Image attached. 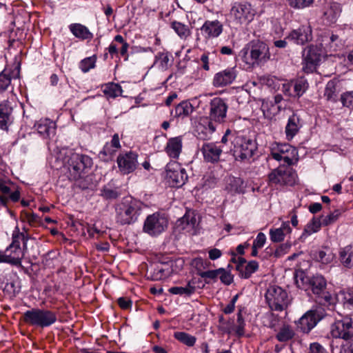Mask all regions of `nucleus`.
<instances>
[{"label":"nucleus","mask_w":353,"mask_h":353,"mask_svg":"<svg viewBox=\"0 0 353 353\" xmlns=\"http://www.w3.org/2000/svg\"><path fill=\"white\" fill-rule=\"evenodd\" d=\"M201 30L206 38L217 37L223 31V26L217 20L206 21L201 28Z\"/></svg>","instance_id":"nucleus-21"},{"label":"nucleus","mask_w":353,"mask_h":353,"mask_svg":"<svg viewBox=\"0 0 353 353\" xmlns=\"http://www.w3.org/2000/svg\"><path fill=\"white\" fill-rule=\"evenodd\" d=\"M274 106V104L272 101L263 99L261 108L265 115L270 116L272 115L271 111H272L271 107Z\"/></svg>","instance_id":"nucleus-59"},{"label":"nucleus","mask_w":353,"mask_h":353,"mask_svg":"<svg viewBox=\"0 0 353 353\" xmlns=\"http://www.w3.org/2000/svg\"><path fill=\"white\" fill-rule=\"evenodd\" d=\"M256 10L248 1H235L232 4L230 15L236 23L248 24L254 18Z\"/></svg>","instance_id":"nucleus-9"},{"label":"nucleus","mask_w":353,"mask_h":353,"mask_svg":"<svg viewBox=\"0 0 353 353\" xmlns=\"http://www.w3.org/2000/svg\"><path fill=\"white\" fill-rule=\"evenodd\" d=\"M342 11L341 6L339 3H331L324 12L325 19L330 23H334L339 17Z\"/></svg>","instance_id":"nucleus-28"},{"label":"nucleus","mask_w":353,"mask_h":353,"mask_svg":"<svg viewBox=\"0 0 353 353\" xmlns=\"http://www.w3.org/2000/svg\"><path fill=\"white\" fill-rule=\"evenodd\" d=\"M156 60L159 61V65L162 70H166L168 68L170 59L167 53H159L156 56Z\"/></svg>","instance_id":"nucleus-56"},{"label":"nucleus","mask_w":353,"mask_h":353,"mask_svg":"<svg viewBox=\"0 0 353 353\" xmlns=\"http://www.w3.org/2000/svg\"><path fill=\"white\" fill-rule=\"evenodd\" d=\"M121 193L117 188H111L105 186L101 190V195L105 199L112 200L116 199L120 196Z\"/></svg>","instance_id":"nucleus-48"},{"label":"nucleus","mask_w":353,"mask_h":353,"mask_svg":"<svg viewBox=\"0 0 353 353\" xmlns=\"http://www.w3.org/2000/svg\"><path fill=\"white\" fill-rule=\"evenodd\" d=\"M265 241H266V236H265V234H263V232H259L257 234L256 239H254V241L253 242V245L261 248L263 247V245L265 243Z\"/></svg>","instance_id":"nucleus-62"},{"label":"nucleus","mask_w":353,"mask_h":353,"mask_svg":"<svg viewBox=\"0 0 353 353\" xmlns=\"http://www.w3.org/2000/svg\"><path fill=\"white\" fill-rule=\"evenodd\" d=\"M303 56L306 63L312 66L318 64L321 61V54L314 46H310L305 49Z\"/></svg>","instance_id":"nucleus-32"},{"label":"nucleus","mask_w":353,"mask_h":353,"mask_svg":"<svg viewBox=\"0 0 353 353\" xmlns=\"http://www.w3.org/2000/svg\"><path fill=\"white\" fill-rule=\"evenodd\" d=\"M259 269V263L256 261H250L239 270V276L242 279H249Z\"/></svg>","instance_id":"nucleus-37"},{"label":"nucleus","mask_w":353,"mask_h":353,"mask_svg":"<svg viewBox=\"0 0 353 353\" xmlns=\"http://www.w3.org/2000/svg\"><path fill=\"white\" fill-rule=\"evenodd\" d=\"M301 124L300 122L299 117L296 114L293 113L288 120L285 126V134L288 140L292 139L294 136L299 132Z\"/></svg>","instance_id":"nucleus-23"},{"label":"nucleus","mask_w":353,"mask_h":353,"mask_svg":"<svg viewBox=\"0 0 353 353\" xmlns=\"http://www.w3.org/2000/svg\"><path fill=\"white\" fill-rule=\"evenodd\" d=\"M16 101L14 97L3 100L0 103V129L7 130L12 123V112Z\"/></svg>","instance_id":"nucleus-17"},{"label":"nucleus","mask_w":353,"mask_h":353,"mask_svg":"<svg viewBox=\"0 0 353 353\" xmlns=\"http://www.w3.org/2000/svg\"><path fill=\"white\" fill-rule=\"evenodd\" d=\"M337 82L334 80H330L325 88L324 97L329 101L336 102L337 100Z\"/></svg>","instance_id":"nucleus-35"},{"label":"nucleus","mask_w":353,"mask_h":353,"mask_svg":"<svg viewBox=\"0 0 353 353\" xmlns=\"http://www.w3.org/2000/svg\"><path fill=\"white\" fill-rule=\"evenodd\" d=\"M165 152L168 156L173 159H177L182 150V139L181 137L170 138L167 143Z\"/></svg>","instance_id":"nucleus-24"},{"label":"nucleus","mask_w":353,"mask_h":353,"mask_svg":"<svg viewBox=\"0 0 353 353\" xmlns=\"http://www.w3.org/2000/svg\"><path fill=\"white\" fill-rule=\"evenodd\" d=\"M245 185L240 177L230 176L227 181L226 190L230 194H241L244 192Z\"/></svg>","instance_id":"nucleus-26"},{"label":"nucleus","mask_w":353,"mask_h":353,"mask_svg":"<svg viewBox=\"0 0 353 353\" xmlns=\"http://www.w3.org/2000/svg\"><path fill=\"white\" fill-rule=\"evenodd\" d=\"M174 336L176 340L189 347H192L196 341L195 336L184 332H174Z\"/></svg>","instance_id":"nucleus-41"},{"label":"nucleus","mask_w":353,"mask_h":353,"mask_svg":"<svg viewBox=\"0 0 353 353\" xmlns=\"http://www.w3.org/2000/svg\"><path fill=\"white\" fill-rule=\"evenodd\" d=\"M294 336V332L289 325H283L276 335V339L280 342H287Z\"/></svg>","instance_id":"nucleus-40"},{"label":"nucleus","mask_w":353,"mask_h":353,"mask_svg":"<svg viewBox=\"0 0 353 353\" xmlns=\"http://www.w3.org/2000/svg\"><path fill=\"white\" fill-rule=\"evenodd\" d=\"M88 177L83 178V176L76 181V185L81 190H86L89 188V183L88 182Z\"/></svg>","instance_id":"nucleus-64"},{"label":"nucleus","mask_w":353,"mask_h":353,"mask_svg":"<svg viewBox=\"0 0 353 353\" xmlns=\"http://www.w3.org/2000/svg\"><path fill=\"white\" fill-rule=\"evenodd\" d=\"M338 303L344 308L353 310V288H347L337 293Z\"/></svg>","instance_id":"nucleus-29"},{"label":"nucleus","mask_w":353,"mask_h":353,"mask_svg":"<svg viewBox=\"0 0 353 353\" xmlns=\"http://www.w3.org/2000/svg\"><path fill=\"white\" fill-rule=\"evenodd\" d=\"M69 179L77 181L92 167V159L86 154L72 153L68 161Z\"/></svg>","instance_id":"nucleus-6"},{"label":"nucleus","mask_w":353,"mask_h":353,"mask_svg":"<svg viewBox=\"0 0 353 353\" xmlns=\"http://www.w3.org/2000/svg\"><path fill=\"white\" fill-rule=\"evenodd\" d=\"M325 310L316 307L308 310L296 322L297 327L304 333L310 332L325 316Z\"/></svg>","instance_id":"nucleus-10"},{"label":"nucleus","mask_w":353,"mask_h":353,"mask_svg":"<svg viewBox=\"0 0 353 353\" xmlns=\"http://www.w3.org/2000/svg\"><path fill=\"white\" fill-rule=\"evenodd\" d=\"M196 281L193 279L189 281L185 287L175 286L170 288L168 291L172 294L185 295L190 296L196 291Z\"/></svg>","instance_id":"nucleus-31"},{"label":"nucleus","mask_w":353,"mask_h":353,"mask_svg":"<svg viewBox=\"0 0 353 353\" xmlns=\"http://www.w3.org/2000/svg\"><path fill=\"white\" fill-rule=\"evenodd\" d=\"M342 214V210L339 209H336L334 210L332 212L330 213L328 215L325 216H321L322 218V225L324 226H327L335 223L339 216Z\"/></svg>","instance_id":"nucleus-46"},{"label":"nucleus","mask_w":353,"mask_h":353,"mask_svg":"<svg viewBox=\"0 0 353 353\" xmlns=\"http://www.w3.org/2000/svg\"><path fill=\"white\" fill-rule=\"evenodd\" d=\"M26 244L25 235L19 231H14L12 236V243L4 250L8 263L19 265H21L24 253L21 248V241Z\"/></svg>","instance_id":"nucleus-8"},{"label":"nucleus","mask_w":353,"mask_h":353,"mask_svg":"<svg viewBox=\"0 0 353 353\" xmlns=\"http://www.w3.org/2000/svg\"><path fill=\"white\" fill-rule=\"evenodd\" d=\"M294 97H301L308 88V83L306 79L301 77L292 81Z\"/></svg>","instance_id":"nucleus-38"},{"label":"nucleus","mask_w":353,"mask_h":353,"mask_svg":"<svg viewBox=\"0 0 353 353\" xmlns=\"http://www.w3.org/2000/svg\"><path fill=\"white\" fill-rule=\"evenodd\" d=\"M297 174L290 168L279 167L273 170L268 175L271 185H293L296 183Z\"/></svg>","instance_id":"nucleus-11"},{"label":"nucleus","mask_w":353,"mask_h":353,"mask_svg":"<svg viewBox=\"0 0 353 353\" xmlns=\"http://www.w3.org/2000/svg\"><path fill=\"white\" fill-rule=\"evenodd\" d=\"M340 100L344 107L353 109V90L343 93Z\"/></svg>","instance_id":"nucleus-51"},{"label":"nucleus","mask_w":353,"mask_h":353,"mask_svg":"<svg viewBox=\"0 0 353 353\" xmlns=\"http://www.w3.org/2000/svg\"><path fill=\"white\" fill-rule=\"evenodd\" d=\"M22 320L30 326L45 328L55 323L57 316L56 312L52 310L34 307L23 313Z\"/></svg>","instance_id":"nucleus-3"},{"label":"nucleus","mask_w":353,"mask_h":353,"mask_svg":"<svg viewBox=\"0 0 353 353\" xmlns=\"http://www.w3.org/2000/svg\"><path fill=\"white\" fill-rule=\"evenodd\" d=\"M291 245L288 243L281 244L274 251V256L276 258H279L286 254L290 250Z\"/></svg>","instance_id":"nucleus-57"},{"label":"nucleus","mask_w":353,"mask_h":353,"mask_svg":"<svg viewBox=\"0 0 353 353\" xmlns=\"http://www.w3.org/2000/svg\"><path fill=\"white\" fill-rule=\"evenodd\" d=\"M228 105L226 101L220 97H215L211 100L209 108L208 119H206L205 124H200L198 126V131L201 139H210L211 135L216 131L219 125L225 122Z\"/></svg>","instance_id":"nucleus-1"},{"label":"nucleus","mask_w":353,"mask_h":353,"mask_svg":"<svg viewBox=\"0 0 353 353\" xmlns=\"http://www.w3.org/2000/svg\"><path fill=\"white\" fill-rule=\"evenodd\" d=\"M323 42L330 52H335L342 46L341 40L338 35L334 34H332L329 38L324 37Z\"/></svg>","instance_id":"nucleus-39"},{"label":"nucleus","mask_w":353,"mask_h":353,"mask_svg":"<svg viewBox=\"0 0 353 353\" xmlns=\"http://www.w3.org/2000/svg\"><path fill=\"white\" fill-rule=\"evenodd\" d=\"M117 303L123 310L130 309L132 305V301L130 299L125 297L119 298L117 300Z\"/></svg>","instance_id":"nucleus-61"},{"label":"nucleus","mask_w":353,"mask_h":353,"mask_svg":"<svg viewBox=\"0 0 353 353\" xmlns=\"http://www.w3.org/2000/svg\"><path fill=\"white\" fill-rule=\"evenodd\" d=\"M116 152L117 150L115 148H112L109 143H106L100 152L99 155L104 161H109L112 159Z\"/></svg>","instance_id":"nucleus-49"},{"label":"nucleus","mask_w":353,"mask_h":353,"mask_svg":"<svg viewBox=\"0 0 353 353\" xmlns=\"http://www.w3.org/2000/svg\"><path fill=\"white\" fill-rule=\"evenodd\" d=\"M171 27L181 39H186L190 34L189 28L181 22L173 21Z\"/></svg>","instance_id":"nucleus-43"},{"label":"nucleus","mask_w":353,"mask_h":353,"mask_svg":"<svg viewBox=\"0 0 353 353\" xmlns=\"http://www.w3.org/2000/svg\"><path fill=\"white\" fill-rule=\"evenodd\" d=\"M143 203L140 201L125 199L116 208L117 222L121 225L132 224L136 222L143 209Z\"/></svg>","instance_id":"nucleus-4"},{"label":"nucleus","mask_w":353,"mask_h":353,"mask_svg":"<svg viewBox=\"0 0 353 353\" xmlns=\"http://www.w3.org/2000/svg\"><path fill=\"white\" fill-rule=\"evenodd\" d=\"M315 259L323 264H328L332 261L334 255L329 249L319 250L315 253Z\"/></svg>","instance_id":"nucleus-44"},{"label":"nucleus","mask_w":353,"mask_h":353,"mask_svg":"<svg viewBox=\"0 0 353 353\" xmlns=\"http://www.w3.org/2000/svg\"><path fill=\"white\" fill-rule=\"evenodd\" d=\"M200 150L204 161L212 163L219 161L223 152V150L213 142L203 143Z\"/></svg>","instance_id":"nucleus-19"},{"label":"nucleus","mask_w":353,"mask_h":353,"mask_svg":"<svg viewBox=\"0 0 353 353\" xmlns=\"http://www.w3.org/2000/svg\"><path fill=\"white\" fill-rule=\"evenodd\" d=\"M321 225H323L322 221H321L319 218L313 217L305 225L301 238L307 237L313 233L317 232Z\"/></svg>","instance_id":"nucleus-36"},{"label":"nucleus","mask_w":353,"mask_h":353,"mask_svg":"<svg viewBox=\"0 0 353 353\" xmlns=\"http://www.w3.org/2000/svg\"><path fill=\"white\" fill-rule=\"evenodd\" d=\"M310 284L312 292L317 296H320L325 291L327 283L322 275L316 274L313 276L310 281Z\"/></svg>","instance_id":"nucleus-30"},{"label":"nucleus","mask_w":353,"mask_h":353,"mask_svg":"<svg viewBox=\"0 0 353 353\" xmlns=\"http://www.w3.org/2000/svg\"><path fill=\"white\" fill-rule=\"evenodd\" d=\"M219 270H221L220 271V274L219 276L221 281L226 285H230L233 282L232 274L224 268H219Z\"/></svg>","instance_id":"nucleus-55"},{"label":"nucleus","mask_w":353,"mask_h":353,"mask_svg":"<svg viewBox=\"0 0 353 353\" xmlns=\"http://www.w3.org/2000/svg\"><path fill=\"white\" fill-rule=\"evenodd\" d=\"M12 78L10 73L6 72V70L0 73V93H3L12 87Z\"/></svg>","instance_id":"nucleus-45"},{"label":"nucleus","mask_w":353,"mask_h":353,"mask_svg":"<svg viewBox=\"0 0 353 353\" xmlns=\"http://www.w3.org/2000/svg\"><path fill=\"white\" fill-rule=\"evenodd\" d=\"M285 39L297 45H305L312 39V27L309 23L302 24L292 30Z\"/></svg>","instance_id":"nucleus-16"},{"label":"nucleus","mask_w":353,"mask_h":353,"mask_svg":"<svg viewBox=\"0 0 353 353\" xmlns=\"http://www.w3.org/2000/svg\"><path fill=\"white\" fill-rule=\"evenodd\" d=\"M194 110V108L190 102L183 101L179 103L174 110V117L184 118L189 116Z\"/></svg>","instance_id":"nucleus-34"},{"label":"nucleus","mask_w":353,"mask_h":353,"mask_svg":"<svg viewBox=\"0 0 353 353\" xmlns=\"http://www.w3.org/2000/svg\"><path fill=\"white\" fill-rule=\"evenodd\" d=\"M221 270L216 269L204 272H199L198 274L205 280L206 283H210L211 281H216L220 274Z\"/></svg>","instance_id":"nucleus-47"},{"label":"nucleus","mask_w":353,"mask_h":353,"mask_svg":"<svg viewBox=\"0 0 353 353\" xmlns=\"http://www.w3.org/2000/svg\"><path fill=\"white\" fill-rule=\"evenodd\" d=\"M314 0H288L289 5L296 9H303L310 6Z\"/></svg>","instance_id":"nucleus-54"},{"label":"nucleus","mask_w":353,"mask_h":353,"mask_svg":"<svg viewBox=\"0 0 353 353\" xmlns=\"http://www.w3.org/2000/svg\"><path fill=\"white\" fill-rule=\"evenodd\" d=\"M321 300L320 303L327 307H331L332 310L334 309V306L338 302L337 294L332 296L330 292L324 291L320 296H318Z\"/></svg>","instance_id":"nucleus-42"},{"label":"nucleus","mask_w":353,"mask_h":353,"mask_svg":"<svg viewBox=\"0 0 353 353\" xmlns=\"http://www.w3.org/2000/svg\"><path fill=\"white\" fill-rule=\"evenodd\" d=\"M117 161L120 172L123 174H128L137 168L138 165L137 154L132 152L119 154Z\"/></svg>","instance_id":"nucleus-18"},{"label":"nucleus","mask_w":353,"mask_h":353,"mask_svg":"<svg viewBox=\"0 0 353 353\" xmlns=\"http://www.w3.org/2000/svg\"><path fill=\"white\" fill-rule=\"evenodd\" d=\"M271 156L276 161H281L290 165L298 161L297 150L289 144H275L271 148Z\"/></svg>","instance_id":"nucleus-13"},{"label":"nucleus","mask_w":353,"mask_h":353,"mask_svg":"<svg viewBox=\"0 0 353 353\" xmlns=\"http://www.w3.org/2000/svg\"><path fill=\"white\" fill-rule=\"evenodd\" d=\"M165 270L162 268L157 267L154 270V273L152 274L153 279L158 281L165 279L168 276L169 272L165 273Z\"/></svg>","instance_id":"nucleus-60"},{"label":"nucleus","mask_w":353,"mask_h":353,"mask_svg":"<svg viewBox=\"0 0 353 353\" xmlns=\"http://www.w3.org/2000/svg\"><path fill=\"white\" fill-rule=\"evenodd\" d=\"M182 222H185L188 225H190L192 228H194L196 223V219L194 216L186 214L182 218Z\"/></svg>","instance_id":"nucleus-63"},{"label":"nucleus","mask_w":353,"mask_h":353,"mask_svg":"<svg viewBox=\"0 0 353 353\" xmlns=\"http://www.w3.org/2000/svg\"><path fill=\"white\" fill-rule=\"evenodd\" d=\"M240 56L243 61L252 65H261L270 59L269 46L260 40H252L241 50Z\"/></svg>","instance_id":"nucleus-2"},{"label":"nucleus","mask_w":353,"mask_h":353,"mask_svg":"<svg viewBox=\"0 0 353 353\" xmlns=\"http://www.w3.org/2000/svg\"><path fill=\"white\" fill-rule=\"evenodd\" d=\"M95 67V59L93 57H88L80 62L79 68L83 72H88Z\"/></svg>","instance_id":"nucleus-53"},{"label":"nucleus","mask_w":353,"mask_h":353,"mask_svg":"<svg viewBox=\"0 0 353 353\" xmlns=\"http://www.w3.org/2000/svg\"><path fill=\"white\" fill-rule=\"evenodd\" d=\"M168 227V219L159 213L149 215L143 225V231L151 236H157Z\"/></svg>","instance_id":"nucleus-14"},{"label":"nucleus","mask_w":353,"mask_h":353,"mask_svg":"<svg viewBox=\"0 0 353 353\" xmlns=\"http://www.w3.org/2000/svg\"><path fill=\"white\" fill-rule=\"evenodd\" d=\"M339 261L346 268H353V246L347 245L339 251Z\"/></svg>","instance_id":"nucleus-27"},{"label":"nucleus","mask_w":353,"mask_h":353,"mask_svg":"<svg viewBox=\"0 0 353 353\" xmlns=\"http://www.w3.org/2000/svg\"><path fill=\"white\" fill-rule=\"evenodd\" d=\"M333 338L348 340L353 336V319L349 316L336 320L330 327Z\"/></svg>","instance_id":"nucleus-12"},{"label":"nucleus","mask_w":353,"mask_h":353,"mask_svg":"<svg viewBox=\"0 0 353 353\" xmlns=\"http://www.w3.org/2000/svg\"><path fill=\"white\" fill-rule=\"evenodd\" d=\"M285 234L279 228L270 230V240L274 243L281 242L284 240Z\"/></svg>","instance_id":"nucleus-52"},{"label":"nucleus","mask_w":353,"mask_h":353,"mask_svg":"<svg viewBox=\"0 0 353 353\" xmlns=\"http://www.w3.org/2000/svg\"><path fill=\"white\" fill-rule=\"evenodd\" d=\"M245 323L243 318L241 312L239 311L237 313L236 325L234 327V331L238 336H242L245 334Z\"/></svg>","instance_id":"nucleus-50"},{"label":"nucleus","mask_w":353,"mask_h":353,"mask_svg":"<svg viewBox=\"0 0 353 353\" xmlns=\"http://www.w3.org/2000/svg\"><path fill=\"white\" fill-rule=\"evenodd\" d=\"M69 29L73 35L80 39H91L93 38V34L88 28L81 23H72L69 26Z\"/></svg>","instance_id":"nucleus-25"},{"label":"nucleus","mask_w":353,"mask_h":353,"mask_svg":"<svg viewBox=\"0 0 353 353\" xmlns=\"http://www.w3.org/2000/svg\"><path fill=\"white\" fill-rule=\"evenodd\" d=\"M38 133L45 139L50 138L55 134V123L50 119L40 120L34 125Z\"/></svg>","instance_id":"nucleus-22"},{"label":"nucleus","mask_w":353,"mask_h":353,"mask_svg":"<svg viewBox=\"0 0 353 353\" xmlns=\"http://www.w3.org/2000/svg\"><path fill=\"white\" fill-rule=\"evenodd\" d=\"M231 142L233 145V156L236 161L249 160L257 148L254 140L240 132L234 133Z\"/></svg>","instance_id":"nucleus-5"},{"label":"nucleus","mask_w":353,"mask_h":353,"mask_svg":"<svg viewBox=\"0 0 353 353\" xmlns=\"http://www.w3.org/2000/svg\"><path fill=\"white\" fill-rule=\"evenodd\" d=\"M103 92L108 99H115L122 95L123 90L120 85L114 83H109L104 85Z\"/></svg>","instance_id":"nucleus-33"},{"label":"nucleus","mask_w":353,"mask_h":353,"mask_svg":"<svg viewBox=\"0 0 353 353\" xmlns=\"http://www.w3.org/2000/svg\"><path fill=\"white\" fill-rule=\"evenodd\" d=\"M265 299L272 310L283 311L289 303L290 299L287 292L277 285H271L265 293Z\"/></svg>","instance_id":"nucleus-7"},{"label":"nucleus","mask_w":353,"mask_h":353,"mask_svg":"<svg viewBox=\"0 0 353 353\" xmlns=\"http://www.w3.org/2000/svg\"><path fill=\"white\" fill-rule=\"evenodd\" d=\"M236 77V70L235 68H228L214 75L213 85L217 88L224 87L231 84Z\"/></svg>","instance_id":"nucleus-20"},{"label":"nucleus","mask_w":353,"mask_h":353,"mask_svg":"<svg viewBox=\"0 0 353 353\" xmlns=\"http://www.w3.org/2000/svg\"><path fill=\"white\" fill-rule=\"evenodd\" d=\"M166 177L170 185L176 188L183 186L188 180L185 170L175 163L167 165Z\"/></svg>","instance_id":"nucleus-15"},{"label":"nucleus","mask_w":353,"mask_h":353,"mask_svg":"<svg viewBox=\"0 0 353 353\" xmlns=\"http://www.w3.org/2000/svg\"><path fill=\"white\" fill-rule=\"evenodd\" d=\"M308 353H327V351L319 343L314 342L310 343Z\"/></svg>","instance_id":"nucleus-58"}]
</instances>
